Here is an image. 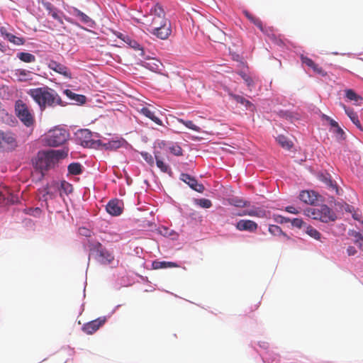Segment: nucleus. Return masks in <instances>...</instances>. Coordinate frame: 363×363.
I'll return each mask as SVG.
<instances>
[{"label":"nucleus","mask_w":363,"mask_h":363,"mask_svg":"<svg viewBox=\"0 0 363 363\" xmlns=\"http://www.w3.org/2000/svg\"><path fill=\"white\" fill-rule=\"evenodd\" d=\"M28 94L39 106L42 111L47 108H55L57 106H65L67 104L55 90L48 86L30 89Z\"/></svg>","instance_id":"1"},{"label":"nucleus","mask_w":363,"mask_h":363,"mask_svg":"<svg viewBox=\"0 0 363 363\" xmlns=\"http://www.w3.org/2000/svg\"><path fill=\"white\" fill-rule=\"evenodd\" d=\"M158 145L160 147H164L167 145V143L165 141H161L158 143Z\"/></svg>","instance_id":"56"},{"label":"nucleus","mask_w":363,"mask_h":363,"mask_svg":"<svg viewBox=\"0 0 363 363\" xmlns=\"http://www.w3.org/2000/svg\"><path fill=\"white\" fill-rule=\"evenodd\" d=\"M90 251L95 254V259L98 262L104 265L111 264L115 257L113 254L103 247L99 242H94L89 245Z\"/></svg>","instance_id":"4"},{"label":"nucleus","mask_w":363,"mask_h":363,"mask_svg":"<svg viewBox=\"0 0 363 363\" xmlns=\"http://www.w3.org/2000/svg\"><path fill=\"white\" fill-rule=\"evenodd\" d=\"M84 143H85V145H88L89 142L87 140H84V141L82 142V145H84Z\"/></svg>","instance_id":"57"},{"label":"nucleus","mask_w":363,"mask_h":363,"mask_svg":"<svg viewBox=\"0 0 363 363\" xmlns=\"http://www.w3.org/2000/svg\"><path fill=\"white\" fill-rule=\"evenodd\" d=\"M350 235L354 238V242L363 250V235L356 231H352Z\"/></svg>","instance_id":"38"},{"label":"nucleus","mask_w":363,"mask_h":363,"mask_svg":"<svg viewBox=\"0 0 363 363\" xmlns=\"http://www.w3.org/2000/svg\"><path fill=\"white\" fill-rule=\"evenodd\" d=\"M306 233L316 240H320L321 234L311 225H308L305 230Z\"/></svg>","instance_id":"34"},{"label":"nucleus","mask_w":363,"mask_h":363,"mask_svg":"<svg viewBox=\"0 0 363 363\" xmlns=\"http://www.w3.org/2000/svg\"><path fill=\"white\" fill-rule=\"evenodd\" d=\"M196 204L203 208H209L212 206V202L208 199H200L196 200Z\"/></svg>","instance_id":"42"},{"label":"nucleus","mask_w":363,"mask_h":363,"mask_svg":"<svg viewBox=\"0 0 363 363\" xmlns=\"http://www.w3.org/2000/svg\"><path fill=\"white\" fill-rule=\"evenodd\" d=\"M323 118H325V120H327L330 125L334 128L335 127H337L338 125V123L335 121L333 120V118H331L330 117L328 116H325V115H323Z\"/></svg>","instance_id":"52"},{"label":"nucleus","mask_w":363,"mask_h":363,"mask_svg":"<svg viewBox=\"0 0 363 363\" xmlns=\"http://www.w3.org/2000/svg\"><path fill=\"white\" fill-rule=\"evenodd\" d=\"M105 321V318H99L91 320L82 326V330L88 335H91L98 330L104 324Z\"/></svg>","instance_id":"11"},{"label":"nucleus","mask_w":363,"mask_h":363,"mask_svg":"<svg viewBox=\"0 0 363 363\" xmlns=\"http://www.w3.org/2000/svg\"><path fill=\"white\" fill-rule=\"evenodd\" d=\"M240 75L241 76V77L245 81V82L246 83L247 86L249 88L251 89L252 87L254 86V85H255L254 81L251 77H250L249 75H247V74H245L242 72L240 73Z\"/></svg>","instance_id":"44"},{"label":"nucleus","mask_w":363,"mask_h":363,"mask_svg":"<svg viewBox=\"0 0 363 363\" xmlns=\"http://www.w3.org/2000/svg\"><path fill=\"white\" fill-rule=\"evenodd\" d=\"M347 252L348 255L351 256V255H354L357 252V250L354 248V247L350 246L347 248Z\"/></svg>","instance_id":"54"},{"label":"nucleus","mask_w":363,"mask_h":363,"mask_svg":"<svg viewBox=\"0 0 363 363\" xmlns=\"http://www.w3.org/2000/svg\"><path fill=\"white\" fill-rule=\"evenodd\" d=\"M144 24L149 26L150 30H158L163 26L170 23L165 18L164 9L159 4H155L150 10L148 15L145 16Z\"/></svg>","instance_id":"2"},{"label":"nucleus","mask_w":363,"mask_h":363,"mask_svg":"<svg viewBox=\"0 0 363 363\" xmlns=\"http://www.w3.org/2000/svg\"><path fill=\"white\" fill-rule=\"evenodd\" d=\"M123 140H111L106 143H104L103 145L106 150H117L121 147L123 145Z\"/></svg>","instance_id":"35"},{"label":"nucleus","mask_w":363,"mask_h":363,"mask_svg":"<svg viewBox=\"0 0 363 363\" xmlns=\"http://www.w3.org/2000/svg\"><path fill=\"white\" fill-rule=\"evenodd\" d=\"M68 172L72 175H79L82 172V166L79 162H72L68 165Z\"/></svg>","instance_id":"30"},{"label":"nucleus","mask_w":363,"mask_h":363,"mask_svg":"<svg viewBox=\"0 0 363 363\" xmlns=\"http://www.w3.org/2000/svg\"><path fill=\"white\" fill-rule=\"evenodd\" d=\"M238 216H250L257 218H265L267 217V211L261 208H254L250 210H245L242 213H239Z\"/></svg>","instance_id":"22"},{"label":"nucleus","mask_w":363,"mask_h":363,"mask_svg":"<svg viewBox=\"0 0 363 363\" xmlns=\"http://www.w3.org/2000/svg\"><path fill=\"white\" fill-rule=\"evenodd\" d=\"M269 232L274 236L283 235L286 240L290 239L289 236L284 233L279 225H270L269 226Z\"/></svg>","instance_id":"31"},{"label":"nucleus","mask_w":363,"mask_h":363,"mask_svg":"<svg viewBox=\"0 0 363 363\" xmlns=\"http://www.w3.org/2000/svg\"><path fill=\"white\" fill-rule=\"evenodd\" d=\"M72 15L77 17L82 23L89 25L90 23L92 22L91 18H89L86 14L82 12L77 8H74L72 10Z\"/></svg>","instance_id":"29"},{"label":"nucleus","mask_w":363,"mask_h":363,"mask_svg":"<svg viewBox=\"0 0 363 363\" xmlns=\"http://www.w3.org/2000/svg\"><path fill=\"white\" fill-rule=\"evenodd\" d=\"M351 206H347V208H346V211H351Z\"/></svg>","instance_id":"58"},{"label":"nucleus","mask_w":363,"mask_h":363,"mask_svg":"<svg viewBox=\"0 0 363 363\" xmlns=\"http://www.w3.org/2000/svg\"><path fill=\"white\" fill-rule=\"evenodd\" d=\"M141 155L143 158L150 164H153L154 160L151 155L147 152H142Z\"/></svg>","instance_id":"50"},{"label":"nucleus","mask_w":363,"mask_h":363,"mask_svg":"<svg viewBox=\"0 0 363 363\" xmlns=\"http://www.w3.org/2000/svg\"><path fill=\"white\" fill-rule=\"evenodd\" d=\"M353 218H354V219H356V220H358V218H357V215H356V214H354V215H353Z\"/></svg>","instance_id":"60"},{"label":"nucleus","mask_w":363,"mask_h":363,"mask_svg":"<svg viewBox=\"0 0 363 363\" xmlns=\"http://www.w3.org/2000/svg\"><path fill=\"white\" fill-rule=\"evenodd\" d=\"M80 133L84 135L85 138L90 136V132H89L87 130H82Z\"/></svg>","instance_id":"55"},{"label":"nucleus","mask_w":363,"mask_h":363,"mask_svg":"<svg viewBox=\"0 0 363 363\" xmlns=\"http://www.w3.org/2000/svg\"><path fill=\"white\" fill-rule=\"evenodd\" d=\"M45 201H47L48 199H53L55 198V192L51 191L50 189L46 188L45 189V194L43 196Z\"/></svg>","instance_id":"49"},{"label":"nucleus","mask_w":363,"mask_h":363,"mask_svg":"<svg viewBox=\"0 0 363 363\" xmlns=\"http://www.w3.org/2000/svg\"><path fill=\"white\" fill-rule=\"evenodd\" d=\"M258 307H259V305L258 304H255L254 309L256 310V309L258 308Z\"/></svg>","instance_id":"59"},{"label":"nucleus","mask_w":363,"mask_h":363,"mask_svg":"<svg viewBox=\"0 0 363 363\" xmlns=\"http://www.w3.org/2000/svg\"><path fill=\"white\" fill-rule=\"evenodd\" d=\"M152 267L154 269H165L168 267H177L178 264L172 262L157 261L152 262Z\"/></svg>","instance_id":"27"},{"label":"nucleus","mask_w":363,"mask_h":363,"mask_svg":"<svg viewBox=\"0 0 363 363\" xmlns=\"http://www.w3.org/2000/svg\"><path fill=\"white\" fill-rule=\"evenodd\" d=\"M333 133L335 134L337 140H342L345 139V133L339 125L334 128Z\"/></svg>","instance_id":"46"},{"label":"nucleus","mask_w":363,"mask_h":363,"mask_svg":"<svg viewBox=\"0 0 363 363\" xmlns=\"http://www.w3.org/2000/svg\"><path fill=\"white\" fill-rule=\"evenodd\" d=\"M69 137V133L62 128L50 130L45 136V143L49 146L57 147L63 145Z\"/></svg>","instance_id":"5"},{"label":"nucleus","mask_w":363,"mask_h":363,"mask_svg":"<svg viewBox=\"0 0 363 363\" xmlns=\"http://www.w3.org/2000/svg\"><path fill=\"white\" fill-rule=\"evenodd\" d=\"M18 198L6 186H0V203L10 204L17 202Z\"/></svg>","instance_id":"13"},{"label":"nucleus","mask_w":363,"mask_h":363,"mask_svg":"<svg viewBox=\"0 0 363 363\" xmlns=\"http://www.w3.org/2000/svg\"><path fill=\"white\" fill-rule=\"evenodd\" d=\"M17 57L21 61L27 63L34 62L35 61V55L29 52H18Z\"/></svg>","instance_id":"33"},{"label":"nucleus","mask_w":363,"mask_h":363,"mask_svg":"<svg viewBox=\"0 0 363 363\" xmlns=\"http://www.w3.org/2000/svg\"><path fill=\"white\" fill-rule=\"evenodd\" d=\"M0 33L4 38L16 45H22L26 43V40L23 38L16 36L9 33L7 28L4 26L1 27Z\"/></svg>","instance_id":"14"},{"label":"nucleus","mask_w":363,"mask_h":363,"mask_svg":"<svg viewBox=\"0 0 363 363\" xmlns=\"http://www.w3.org/2000/svg\"><path fill=\"white\" fill-rule=\"evenodd\" d=\"M60 189L67 195L72 193L73 191L72 185L65 181L61 182Z\"/></svg>","instance_id":"43"},{"label":"nucleus","mask_w":363,"mask_h":363,"mask_svg":"<svg viewBox=\"0 0 363 363\" xmlns=\"http://www.w3.org/2000/svg\"><path fill=\"white\" fill-rule=\"evenodd\" d=\"M156 164L157 167L164 173H170L171 169L169 165L164 163L162 160H161L156 155H155Z\"/></svg>","instance_id":"39"},{"label":"nucleus","mask_w":363,"mask_h":363,"mask_svg":"<svg viewBox=\"0 0 363 363\" xmlns=\"http://www.w3.org/2000/svg\"><path fill=\"white\" fill-rule=\"evenodd\" d=\"M180 179L188 184L190 188L199 193H202L205 190V187L202 184L199 183L195 177L188 174H181Z\"/></svg>","instance_id":"10"},{"label":"nucleus","mask_w":363,"mask_h":363,"mask_svg":"<svg viewBox=\"0 0 363 363\" xmlns=\"http://www.w3.org/2000/svg\"><path fill=\"white\" fill-rule=\"evenodd\" d=\"M230 96L236 102L244 105L247 109L251 110V111H252L254 109L255 106L253 105V104H252L247 99H245L243 96L238 95V94H230Z\"/></svg>","instance_id":"26"},{"label":"nucleus","mask_w":363,"mask_h":363,"mask_svg":"<svg viewBox=\"0 0 363 363\" xmlns=\"http://www.w3.org/2000/svg\"><path fill=\"white\" fill-rule=\"evenodd\" d=\"M304 213L312 219L318 220L323 223L335 221L337 219L335 212L325 204L308 207L305 209Z\"/></svg>","instance_id":"3"},{"label":"nucleus","mask_w":363,"mask_h":363,"mask_svg":"<svg viewBox=\"0 0 363 363\" xmlns=\"http://www.w3.org/2000/svg\"><path fill=\"white\" fill-rule=\"evenodd\" d=\"M17 146L16 135L9 131L0 130V150H13Z\"/></svg>","instance_id":"8"},{"label":"nucleus","mask_w":363,"mask_h":363,"mask_svg":"<svg viewBox=\"0 0 363 363\" xmlns=\"http://www.w3.org/2000/svg\"><path fill=\"white\" fill-rule=\"evenodd\" d=\"M286 211L293 214H298L299 211L292 206H286L285 208Z\"/></svg>","instance_id":"53"},{"label":"nucleus","mask_w":363,"mask_h":363,"mask_svg":"<svg viewBox=\"0 0 363 363\" xmlns=\"http://www.w3.org/2000/svg\"><path fill=\"white\" fill-rule=\"evenodd\" d=\"M139 112L148 118L159 125H163L162 121L155 115V111L150 110L148 107L144 106L139 110Z\"/></svg>","instance_id":"21"},{"label":"nucleus","mask_w":363,"mask_h":363,"mask_svg":"<svg viewBox=\"0 0 363 363\" xmlns=\"http://www.w3.org/2000/svg\"><path fill=\"white\" fill-rule=\"evenodd\" d=\"M156 37L162 40H166L172 33L171 23L160 28L158 30H149Z\"/></svg>","instance_id":"20"},{"label":"nucleus","mask_w":363,"mask_h":363,"mask_svg":"<svg viewBox=\"0 0 363 363\" xmlns=\"http://www.w3.org/2000/svg\"><path fill=\"white\" fill-rule=\"evenodd\" d=\"M299 199L306 204L314 206L318 201V194L313 191H302L299 194Z\"/></svg>","instance_id":"17"},{"label":"nucleus","mask_w":363,"mask_h":363,"mask_svg":"<svg viewBox=\"0 0 363 363\" xmlns=\"http://www.w3.org/2000/svg\"><path fill=\"white\" fill-rule=\"evenodd\" d=\"M228 203L230 205L238 208L247 207L250 205L249 202L240 197H233L228 199Z\"/></svg>","instance_id":"28"},{"label":"nucleus","mask_w":363,"mask_h":363,"mask_svg":"<svg viewBox=\"0 0 363 363\" xmlns=\"http://www.w3.org/2000/svg\"><path fill=\"white\" fill-rule=\"evenodd\" d=\"M50 155L53 157V160L56 164L60 160L64 159L68 155V150H48Z\"/></svg>","instance_id":"25"},{"label":"nucleus","mask_w":363,"mask_h":363,"mask_svg":"<svg viewBox=\"0 0 363 363\" xmlns=\"http://www.w3.org/2000/svg\"><path fill=\"white\" fill-rule=\"evenodd\" d=\"M122 203L119 200H111L106 205L107 212L113 216H119L122 213Z\"/></svg>","instance_id":"16"},{"label":"nucleus","mask_w":363,"mask_h":363,"mask_svg":"<svg viewBox=\"0 0 363 363\" xmlns=\"http://www.w3.org/2000/svg\"><path fill=\"white\" fill-rule=\"evenodd\" d=\"M168 149L175 156H182L183 155L182 147L177 143L169 144Z\"/></svg>","instance_id":"37"},{"label":"nucleus","mask_w":363,"mask_h":363,"mask_svg":"<svg viewBox=\"0 0 363 363\" xmlns=\"http://www.w3.org/2000/svg\"><path fill=\"white\" fill-rule=\"evenodd\" d=\"M291 224L295 227L301 228L304 222L301 218H294L291 221Z\"/></svg>","instance_id":"51"},{"label":"nucleus","mask_w":363,"mask_h":363,"mask_svg":"<svg viewBox=\"0 0 363 363\" xmlns=\"http://www.w3.org/2000/svg\"><path fill=\"white\" fill-rule=\"evenodd\" d=\"M33 164L35 168L40 170L42 176H43V171L52 168L55 163L48 151H40L35 158Z\"/></svg>","instance_id":"7"},{"label":"nucleus","mask_w":363,"mask_h":363,"mask_svg":"<svg viewBox=\"0 0 363 363\" xmlns=\"http://www.w3.org/2000/svg\"><path fill=\"white\" fill-rule=\"evenodd\" d=\"M28 72L26 69H18L15 71V74L19 77L21 81L25 80Z\"/></svg>","instance_id":"48"},{"label":"nucleus","mask_w":363,"mask_h":363,"mask_svg":"<svg viewBox=\"0 0 363 363\" xmlns=\"http://www.w3.org/2000/svg\"><path fill=\"white\" fill-rule=\"evenodd\" d=\"M15 111L17 117L26 126L30 127L34 124V116L28 106L22 100L16 101Z\"/></svg>","instance_id":"6"},{"label":"nucleus","mask_w":363,"mask_h":363,"mask_svg":"<svg viewBox=\"0 0 363 363\" xmlns=\"http://www.w3.org/2000/svg\"><path fill=\"white\" fill-rule=\"evenodd\" d=\"M123 40L127 43H128V45L135 50H141L142 52H143L140 45L137 41L130 39V38L128 36L123 38Z\"/></svg>","instance_id":"41"},{"label":"nucleus","mask_w":363,"mask_h":363,"mask_svg":"<svg viewBox=\"0 0 363 363\" xmlns=\"http://www.w3.org/2000/svg\"><path fill=\"white\" fill-rule=\"evenodd\" d=\"M341 106L345 109L347 116L350 118L352 123L361 130H363L360 121H359L357 113L351 108H347L345 105L341 104Z\"/></svg>","instance_id":"24"},{"label":"nucleus","mask_w":363,"mask_h":363,"mask_svg":"<svg viewBox=\"0 0 363 363\" xmlns=\"http://www.w3.org/2000/svg\"><path fill=\"white\" fill-rule=\"evenodd\" d=\"M301 59L302 63L311 68L314 72L321 76H325L327 74L326 72H325L322 67L315 64V62L311 58L302 55Z\"/></svg>","instance_id":"19"},{"label":"nucleus","mask_w":363,"mask_h":363,"mask_svg":"<svg viewBox=\"0 0 363 363\" xmlns=\"http://www.w3.org/2000/svg\"><path fill=\"white\" fill-rule=\"evenodd\" d=\"M206 32L208 38L215 42L221 40L224 34L219 28L212 23L206 25Z\"/></svg>","instance_id":"15"},{"label":"nucleus","mask_w":363,"mask_h":363,"mask_svg":"<svg viewBox=\"0 0 363 363\" xmlns=\"http://www.w3.org/2000/svg\"><path fill=\"white\" fill-rule=\"evenodd\" d=\"M178 121L183 124L184 125H185L186 128L192 130H194L196 132H200L201 131V128L196 125L193 121H185L184 119H182V118H179L178 119Z\"/></svg>","instance_id":"40"},{"label":"nucleus","mask_w":363,"mask_h":363,"mask_svg":"<svg viewBox=\"0 0 363 363\" xmlns=\"http://www.w3.org/2000/svg\"><path fill=\"white\" fill-rule=\"evenodd\" d=\"M42 4L48 12L49 15H50L54 19L57 20L60 23L63 24V21L61 18L62 13L54 7L50 2L43 1Z\"/></svg>","instance_id":"18"},{"label":"nucleus","mask_w":363,"mask_h":363,"mask_svg":"<svg viewBox=\"0 0 363 363\" xmlns=\"http://www.w3.org/2000/svg\"><path fill=\"white\" fill-rule=\"evenodd\" d=\"M323 181L325 183L333 190L336 192V194H339V189L335 184L331 180L330 178H328L327 177H324Z\"/></svg>","instance_id":"47"},{"label":"nucleus","mask_w":363,"mask_h":363,"mask_svg":"<svg viewBox=\"0 0 363 363\" xmlns=\"http://www.w3.org/2000/svg\"><path fill=\"white\" fill-rule=\"evenodd\" d=\"M48 67L67 79H72V75L70 69L65 65L61 64L55 60H51L48 63Z\"/></svg>","instance_id":"9"},{"label":"nucleus","mask_w":363,"mask_h":363,"mask_svg":"<svg viewBox=\"0 0 363 363\" xmlns=\"http://www.w3.org/2000/svg\"><path fill=\"white\" fill-rule=\"evenodd\" d=\"M63 92L69 99L74 101L76 104L82 105L86 103V97L84 95L75 94L69 89H65Z\"/></svg>","instance_id":"23"},{"label":"nucleus","mask_w":363,"mask_h":363,"mask_svg":"<svg viewBox=\"0 0 363 363\" xmlns=\"http://www.w3.org/2000/svg\"><path fill=\"white\" fill-rule=\"evenodd\" d=\"M244 13L245 16L252 22L257 27H258L262 31H263V26L262 21L255 17L253 15H252L250 12L245 11H244Z\"/></svg>","instance_id":"36"},{"label":"nucleus","mask_w":363,"mask_h":363,"mask_svg":"<svg viewBox=\"0 0 363 363\" xmlns=\"http://www.w3.org/2000/svg\"><path fill=\"white\" fill-rule=\"evenodd\" d=\"M235 228L240 231H248L250 233H255L257 230L258 225L253 220L242 219L235 224Z\"/></svg>","instance_id":"12"},{"label":"nucleus","mask_w":363,"mask_h":363,"mask_svg":"<svg viewBox=\"0 0 363 363\" xmlns=\"http://www.w3.org/2000/svg\"><path fill=\"white\" fill-rule=\"evenodd\" d=\"M3 48V45H1V43H0V50H1Z\"/></svg>","instance_id":"61"},{"label":"nucleus","mask_w":363,"mask_h":363,"mask_svg":"<svg viewBox=\"0 0 363 363\" xmlns=\"http://www.w3.org/2000/svg\"><path fill=\"white\" fill-rule=\"evenodd\" d=\"M346 97L350 101H357L362 99V97L357 95L353 90L348 89L346 91Z\"/></svg>","instance_id":"45"},{"label":"nucleus","mask_w":363,"mask_h":363,"mask_svg":"<svg viewBox=\"0 0 363 363\" xmlns=\"http://www.w3.org/2000/svg\"><path fill=\"white\" fill-rule=\"evenodd\" d=\"M276 140L283 148L286 150H289L293 145L292 142L289 140L288 138L283 135H278Z\"/></svg>","instance_id":"32"}]
</instances>
